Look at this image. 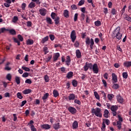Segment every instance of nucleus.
Returning a JSON list of instances; mask_svg holds the SVG:
<instances>
[{
  "label": "nucleus",
  "mask_w": 131,
  "mask_h": 131,
  "mask_svg": "<svg viewBox=\"0 0 131 131\" xmlns=\"http://www.w3.org/2000/svg\"><path fill=\"white\" fill-rule=\"evenodd\" d=\"M113 34H114V36L116 37L117 39H121L122 34L120 33V27H117L113 32Z\"/></svg>",
  "instance_id": "1"
},
{
  "label": "nucleus",
  "mask_w": 131,
  "mask_h": 131,
  "mask_svg": "<svg viewBox=\"0 0 131 131\" xmlns=\"http://www.w3.org/2000/svg\"><path fill=\"white\" fill-rule=\"evenodd\" d=\"M92 113L95 114L97 117H102V113H101V108L97 107L96 109L93 108Z\"/></svg>",
  "instance_id": "2"
},
{
  "label": "nucleus",
  "mask_w": 131,
  "mask_h": 131,
  "mask_svg": "<svg viewBox=\"0 0 131 131\" xmlns=\"http://www.w3.org/2000/svg\"><path fill=\"white\" fill-rule=\"evenodd\" d=\"M85 42H86V46H90V45L91 50H93V47H94V45H95L94 39L93 38L90 39L89 37H87L86 38Z\"/></svg>",
  "instance_id": "3"
},
{
  "label": "nucleus",
  "mask_w": 131,
  "mask_h": 131,
  "mask_svg": "<svg viewBox=\"0 0 131 131\" xmlns=\"http://www.w3.org/2000/svg\"><path fill=\"white\" fill-rule=\"evenodd\" d=\"M89 68H90V69H92V68H93V64L91 63L86 62L85 66L83 67L84 71H88V70H89Z\"/></svg>",
  "instance_id": "4"
},
{
  "label": "nucleus",
  "mask_w": 131,
  "mask_h": 131,
  "mask_svg": "<svg viewBox=\"0 0 131 131\" xmlns=\"http://www.w3.org/2000/svg\"><path fill=\"white\" fill-rule=\"evenodd\" d=\"M71 38L73 42H74V41H75V39H76V33L75 32V30H73L71 32Z\"/></svg>",
  "instance_id": "5"
},
{
  "label": "nucleus",
  "mask_w": 131,
  "mask_h": 131,
  "mask_svg": "<svg viewBox=\"0 0 131 131\" xmlns=\"http://www.w3.org/2000/svg\"><path fill=\"white\" fill-rule=\"evenodd\" d=\"M92 69L94 73H95L96 74L98 73L99 69L98 68V64H97V63H95L93 65H92Z\"/></svg>",
  "instance_id": "6"
},
{
  "label": "nucleus",
  "mask_w": 131,
  "mask_h": 131,
  "mask_svg": "<svg viewBox=\"0 0 131 131\" xmlns=\"http://www.w3.org/2000/svg\"><path fill=\"white\" fill-rule=\"evenodd\" d=\"M68 110H69V112H70V113H71L72 114H75V113H76L77 112L76 108L72 106L69 107L68 108Z\"/></svg>",
  "instance_id": "7"
},
{
  "label": "nucleus",
  "mask_w": 131,
  "mask_h": 131,
  "mask_svg": "<svg viewBox=\"0 0 131 131\" xmlns=\"http://www.w3.org/2000/svg\"><path fill=\"white\" fill-rule=\"evenodd\" d=\"M112 76L113 83H116L117 82V76H116L115 73H112Z\"/></svg>",
  "instance_id": "8"
},
{
  "label": "nucleus",
  "mask_w": 131,
  "mask_h": 131,
  "mask_svg": "<svg viewBox=\"0 0 131 131\" xmlns=\"http://www.w3.org/2000/svg\"><path fill=\"white\" fill-rule=\"evenodd\" d=\"M117 100L120 104H122L124 102L123 98L120 95L117 96Z\"/></svg>",
  "instance_id": "9"
},
{
  "label": "nucleus",
  "mask_w": 131,
  "mask_h": 131,
  "mask_svg": "<svg viewBox=\"0 0 131 131\" xmlns=\"http://www.w3.org/2000/svg\"><path fill=\"white\" fill-rule=\"evenodd\" d=\"M39 12L41 16H46L47 14V10L45 9H40Z\"/></svg>",
  "instance_id": "10"
},
{
  "label": "nucleus",
  "mask_w": 131,
  "mask_h": 131,
  "mask_svg": "<svg viewBox=\"0 0 131 131\" xmlns=\"http://www.w3.org/2000/svg\"><path fill=\"white\" fill-rule=\"evenodd\" d=\"M41 127H42V128L43 129H50V128H51V125L48 124H45L41 125Z\"/></svg>",
  "instance_id": "11"
},
{
  "label": "nucleus",
  "mask_w": 131,
  "mask_h": 131,
  "mask_svg": "<svg viewBox=\"0 0 131 131\" xmlns=\"http://www.w3.org/2000/svg\"><path fill=\"white\" fill-rule=\"evenodd\" d=\"M32 123H34V122L33 120H31L30 121V124H31V125H30L31 130L36 131V128H35V127H34V125L32 124Z\"/></svg>",
  "instance_id": "12"
},
{
  "label": "nucleus",
  "mask_w": 131,
  "mask_h": 131,
  "mask_svg": "<svg viewBox=\"0 0 131 131\" xmlns=\"http://www.w3.org/2000/svg\"><path fill=\"white\" fill-rule=\"evenodd\" d=\"M73 129H76L78 127V122L77 121H74L72 124Z\"/></svg>",
  "instance_id": "13"
},
{
  "label": "nucleus",
  "mask_w": 131,
  "mask_h": 131,
  "mask_svg": "<svg viewBox=\"0 0 131 131\" xmlns=\"http://www.w3.org/2000/svg\"><path fill=\"white\" fill-rule=\"evenodd\" d=\"M76 56L78 59L81 58V52L79 50H76Z\"/></svg>",
  "instance_id": "14"
},
{
  "label": "nucleus",
  "mask_w": 131,
  "mask_h": 131,
  "mask_svg": "<svg viewBox=\"0 0 131 131\" xmlns=\"http://www.w3.org/2000/svg\"><path fill=\"white\" fill-rule=\"evenodd\" d=\"M60 57V54L59 53H55L53 56V61L55 62V61H57L58 60V58Z\"/></svg>",
  "instance_id": "15"
},
{
  "label": "nucleus",
  "mask_w": 131,
  "mask_h": 131,
  "mask_svg": "<svg viewBox=\"0 0 131 131\" xmlns=\"http://www.w3.org/2000/svg\"><path fill=\"white\" fill-rule=\"evenodd\" d=\"M75 95H74L73 93L70 94L69 96V100H70V101L75 100Z\"/></svg>",
  "instance_id": "16"
},
{
  "label": "nucleus",
  "mask_w": 131,
  "mask_h": 131,
  "mask_svg": "<svg viewBox=\"0 0 131 131\" xmlns=\"http://www.w3.org/2000/svg\"><path fill=\"white\" fill-rule=\"evenodd\" d=\"M63 16L66 18L69 17V11L68 10H64L63 11Z\"/></svg>",
  "instance_id": "17"
},
{
  "label": "nucleus",
  "mask_w": 131,
  "mask_h": 131,
  "mask_svg": "<svg viewBox=\"0 0 131 131\" xmlns=\"http://www.w3.org/2000/svg\"><path fill=\"white\" fill-rule=\"evenodd\" d=\"M32 91L30 89H26L23 91V94L24 95H28V94H30L31 93Z\"/></svg>",
  "instance_id": "18"
},
{
  "label": "nucleus",
  "mask_w": 131,
  "mask_h": 131,
  "mask_svg": "<svg viewBox=\"0 0 131 131\" xmlns=\"http://www.w3.org/2000/svg\"><path fill=\"white\" fill-rule=\"evenodd\" d=\"M118 109V106L117 105H112L111 107V111L114 112V111H117V110Z\"/></svg>",
  "instance_id": "19"
},
{
  "label": "nucleus",
  "mask_w": 131,
  "mask_h": 131,
  "mask_svg": "<svg viewBox=\"0 0 131 131\" xmlns=\"http://www.w3.org/2000/svg\"><path fill=\"white\" fill-rule=\"evenodd\" d=\"M28 8L29 9L35 8V3H34V2H31L28 5Z\"/></svg>",
  "instance_id": "20"
},
{
  "label": "nucleus",
  "mask_w": 131,
  "mask_h": 131,
  "mask_svg": "<svg viewBox=\"0 0 131 131\" xmlns=\"http://www.w3.org/2000/svg\"><path fill=\"white\" fill-rule=\"evenodd\" d=\"M53 128H54V129H59V128H60V123H55L53 125Z\"/></svg>",
  "instance_id": "21"
},
{
  "label": "nucleus",
  "mask_w": 131,
  "mask_h": 131,
  "mask_svg": "<svg viewBox=\"0 0 131 131\" xmlns=\"http://www.w3.org/2000/svg\"><path fill=\"white\" fill-rule=\"evenodd\" d=\"M73 76V72H69V73H68L67 75V78H68L69 79H70V78H71V77H72Z\"/></svg>",
  "instance_id": "22"
},
{
  "label": "nucleus",
  "mask_w": 131,
  "mask_h": 131,
  "mask_svg": "<svg viewBox=\"0 0 131 131\" xmlns=\"http://www.w3.org/2000/svg\"><path fill=\"white\" fill-rule=\"evenodd\" d=\"M124 66L125 67H130L131 61H126V62H124Z\"/></svg>",
  "instance_id": "23"
},
{
  "label": "nucleus",
  "mask_w": 131,
  "mask_h": 131,
  "mask_svg": "<svg viewBox=\"0 0 131 131\" xmlns=\"http://www.w3.org/2000/svg\"><path fill=\"white\" fill-rule=\"evenodd\" d=\"M71 60L70 59V56H67V60L66 61V63L68 66H69V64H70Z\"/></svg>",
  "instance_id": "24"
},
{
  "label": "nucleus",
  "mask_w": 131,
  "mask_h": 131,
  "mask_svg": "<svg viewBox=\"0 0 131 131\" xmlns=\"http://www.w3.org/2000/svg\"><path fill=\"white\" fill-rule=\"evenodd\" d=\"M108 114H109V111L107 110H105L104 111L103 116L105 118H108Z\"/></svg>",
  "instance_id": "25"
},
{
  "label": "nucleus",
  "mask_w": 131,
  "mask_h": 131,
  "mask_svg": "<svg viewBox=\"0 0 131 131\" xmlns=\"http://www.w3.org/2000/svg\"><path fill=\"white\" fill-rule=\"evenodd\" d=\"M34 41L32 39H28L27 40V45H29V46H30L31 45H33V43H34Z\"/></svg>",
  "instance_id": "26"
},
{
  "label": "nucleus",
  "mask_w": 131,
  "mask_h": 131,
  "mask_svg": "<svg viewBox=\"0 0 131 131\" xmlns=\"http://www.w3.org/2000/svg\"><path fill=\"white\" fill-rule=\"evenodd\" d=\"M53 94L54 97H55V98H57V97L59 96V92H58L57 90H55L53 92Z\"/></svg>",
  "instance_id": "27"
},
{
  "label": "nucleus",
  "mask_w": 131,
  "mask_h": 131,
  "mask_svg": "<svg viewBox=\"0 0 131 131\" xmlns=\"http://www.w3.org/2000/svg\"><path fill=\"white\" fill-rule=\"evenodd\" d=\"M54 21L55 24H59V23H60V17H59V16H56L54 19Z\"/></svg>",
  "instance_id": "28"
},
{
  "label": "nucleus",
  "mask_w": 131,
  "mask_h": 131,
  "mask_svg": "<svg viewBox=\"0 0 131 131\" xmlns=\"http://www.w3.org/2000/svg\"><path fill=\"white\" fill-rule=\"evenodd\" d=\"M94 94L96 99H97V100H100V96L99 95V94L98 93V92L95 91L94 92Z\"/></svg>",
  "instance_id": "29"
},
{
  "label": "nucleus",
  "mask_w": 131,
  "mask_h": 131,
  "mask_svg": "<svg viewBox=\"0 0 131 131\" xmlns=\"http://www.w3.org/2000/svg\"><path fill=\"white\" fill-rule=\"evenodd\" d=\"M48 40H49V37L47 36L44 37V38L42 39L41 42L42 43H45V42H46V41H48Z\"/></svg>",
  "instance_id": "30"
},
{
  "label": "nucleus",
  "mask_w": 131,
  "mask_h": 131,
  "mask_svg": "<svg viewBox=\"0 0 131 131\" xmlns=\"http://www.w3.org/2000/svg\"><path fill=\"white\" fill-rule=\"evenodd\" d=\"M9 32L10 33V34H12V35H16V31L14 29H10L9 30Z\"/></svg>",
  "instance_id": "31"
},
{
  "label": "nucleus",
  "mask_w": 131,
  "mask_h": 131,
  "mask_svg": "<svg viewBox=\"0 0 131 131\" xmlns=\"http://www.w3.org/2000/svg\"><path fill=\"white\" fill-rule=\"evenodd\" d=\"M13 39L14 42H16V43H17L18 46H20V41H19V40H18L17 38L13 37Z\"/></svg>",
  "instance_id": "32"
},
{
  "label": "nucleus",
  "mask_w": 131,
  "mask_h": 131,
  "mask_svg": "<svg viewBox=\"0 0 131 131\" xmlns=\"http://www.w3.org/2000/svg\"><path fill=\"white\" fill-rule=\"evenodd\" d=\"M107 98L110 101H111V100L113 99V98H114V95L113 94H108L107 95Z\"/></svg>",
  "instance_id": "33"
},
{
  "label": "nucleus",
  "mask_w": 131,
  "mask_h": 131,
  "mask_svg": "<svg viewBox=\"0 0 131 131\" xmlns=\"http://www.w3.org/2000/svg\"><path fill=\"white\" fill-rule=\"evenodd\" d=\"M49 93H46L45 94H44L42 98V100H43V101H45V100H47V99H48V97H49Z\"/></svg>",
  "instance_id": "34"
},
{
  "label": "nucleus",
  "mask_w": 131,
  "mask_h": 131,
  "mask_svg": "<svg viewBox=\"0 0 131 131\" xmlns=\"http://www.w3.org/2000/svg\"><path fill=\"white\" fill-rule=\"evenodd\" d=\"M44 79L46 82H49V81H50V78H49V76H48V75H46L44 76Z\"/></svg>",
  "instance_id": "35"
},
{
  "label": "nucleus",
  "mask_w": 131,
  "mask_h": 131,
  "mask_svg": "<svg viewBox=\"0 0 131 131\" xmlns=\"http://www.w3.org/2000/svg\"><path fill=\"white\" fill-rule=\"evenodd\" d=\"M15 82H16L17 84H20V77H15Z\"/></svg>",
  "instance_id": "36"
},
{
  "label": "nucleus",
  "mask_w": 131,
  "mask_h": 131,
  "mask_svg": "<svg viewBox=\"0 0 131 131\" xmlns=\"http://www.w3.org/2000/svg\"><path fill=\"white\" fill-rule=\"evenodd\" d=\"M117 126L118 129H121V122L117 121Z\"/></svg>",
  "instance_id": "37"
},
{
  "label": "nucleus",
  "mask_w": 131,
  "mask_h": 131,
  "mask_svg": "<svg viewBox=\"0 0 131 131\" xmlns=\"http://www.w3.org/2000/svg\"><path fill=\"white\" fill-rule=\"evenodd\" d=\"M95 25H96L98 27H99V26H101V21L100 20H97L95 21Z\"/></svg>",
  "instance_id": "38"
},
{
  "label": "nucleus",
  "mask_w": 131,
  "mask_h": 131,
  "mask_svg": "<svg viewBox=\"0 0 131 131\" xmlns=\"http://www.w3.org/2000/svg\"><path fill=\"white\" fill-rule=\"evenodd\" d=\"M43 52H45V55H47L48 53H49V49H48V47H45L43 48Z\"/></svg>",
  "instance_id": "39"
},
{
  "label": "nucleus",
  "mask_w": 131,
  "mask_h": 131,
  "mask_svg": "<svg viewBox=\"0 0 131 131\" xmlns=\"http://www.w3.org/2000/svg\"><path fill=\"white\" fill-rule=\"evenodd\" d=\"M46 21L48 24H52V19L50 17H47Z\"/></svg>",
  "instance_id": "40"
},
{
  "label": "nucleus",
  "mask_w": 131,
  "mask_h": 131,
  "mask_svg": "<svg viewBox=\"0 0 131 131\" xmlns=\"http://www.w3.org/2000/svg\"><path fill=\"white\" fill-rule=\"evenodd\" d=\"M122 76L123 78H125V79H126V78H127L128 75H127V72H123L122 73Z\"/></svg>",
  "instance_id": "41"
},
{
  "label": "nucleus",
  "mask_w": 131,
  "mask_h": 131,
  "mask_svg": "<svg viewBox=\"0 0 131 131\" xmlns=\"http://www.w3.org/2000/svg\"><path fill=\"white\" fill-rule=\"evenodd\" d=\"M6 78L8 80L11 81V79H12V75H11V74H8L6 76Z\"/></svg>",
  "instance_id": "42"
},
{
  "label": "nucleus",
  "mask_w": 131,
  "mask_h": 131,
  "mask_svg": "<svg viewBox=\"0 0 131 131\" xmlns=\"http://www.w3.org/2000/svg\"><path fill=\"white\" fill-rule=\"evenodd\" d=\"M73 86H77V84H78V82H77V81L75 80H74L72 81V82Z\"/></svg>",
  "instance_id": "43"
},
{
  "label": "nucleus",
  "mask_w": 131,
  "mask_h": 131,
  "mask_svg": "<svg viewBox=\"0 0 131 131\" xmlns=\"http://www.w3.org/2000/svg\"><path fill=\"white\" fill-rule=\"evenodd\" d=\"M17 97L18 99H23V96H22V94L20 92L17 93Z\"/></svg>",
  "instance_id": "44"
},
{
  "label": "nucleus",
  "mask_w": 131,
  "mask_h": 131,
  "mask_svg": "<svg viewBox=\"0 0 131 131\" xmlns=\"http://www.w3.org/2000/svg\"><path fill=\"white\" fill-rule=\"evenodd\" d=\"M25 83H28L29 84H31L32 83V81L30 79H27L25 81Z\"/></svg>",
  "instance_id": "45"
},
{
  "label": "nucleus",
  "mask_w": 131,
  "mask_h": 131,
  "mask_svg": "<svg viewBox=\"0 0 131 131\" xmlns=\"http://www.w3.org/2000/svg\"><path fill=\"white\" fill-rule=\"evenodd\" d=\"M21 68L22 69H23V70H25V71H27V72L30 71V69H29V68H27L26 67H22Z\"/></svg>",
  "instance_id": "46"
},
{
  "label": "nucleus",
  "mask_w": 131,
  "mask_h": 131,
  "mask_svg": "<svg viewBox=\"0 0 131 131\" xmlns=\"http://www.w3.org/2000/svg\"><path fill=\"white\" fill-rule=\"evenodd\" d=\"M106 127V125L105 124V122H103L102 123V126L101 127V130L102 131H105V128Z\"/></svg>",
  "instance_id": "47"
},
{
  "label": "nucleus",
  "mask_w": 131,
  "mask_h": 131,
  "mask_svg": "<svg viewBox=\"0 0 131 131\" xmlns=\"http://www.w3.org/2000/svg\"><path fill=\"white\" fill-rule=\"evenodd\" d=\"M51 18L53 19H55V18H56V17H57V15H56V13H54V12H52L51 13Z\"/></svg>",
  "instance_id": "48"
},
{
  "label": "nucleus",
  "mask_w": 131,
  "mask_h": 131,
  "mask_svg": "<svg viewBox=\"0 0 131 131\" xmlns=\"http://www.w3.org/2000/svg\"><path fill=\"white\" fill-rule=\"evenodd\" d=\"M17 21H18V17L14 16L13 18L12 19V22H13V23H16V22H17Z\"/></svg>",
  "instance_id": "49"
},
{
  "label": "nucleus",
  "mask_w": 131,
  "mask_h": 131,
  "mask_svg": "<svg viewBox=\"0 0 131 131\" xmlns=\"http://www.w3.org/2000/svg\"><path fill=\"white\" fill-rule=\"evenodd\" d=\"M17 37L19 40H20V41H23V40H24L23 37L20 34L18 35Z\"/></svg>",
  "instance_id": "50"
},
{
  "label": "nucleus",
  "mask_w": 131,
  "mask_h": 131,
  "mask_svg": "<svg viewBox=\"0 0 131 131\" xmlns=\"http://www.w3.org/2000/svg\"><path fill=\"white\" fill-rule=\"evenodd\" d=\"M119 88V85L118 84H115L113 85V89H114L115 90H117Z\"/></svg>",
  "instance_id": "51"
},
{
  "label": "nucleus",
  "mask_w": 131,
  "mask_h": 131,
  "mask_svg": "<svg viewBox=\"0 0 131 131\" xmlns=\"http://www.w3.org/2000/svg\"><path fill=\"white\" fill-rule=\"evenodd\" d=\"M74 103H75L76 104H78V105H80V104H81V102L78 99H75Z\"/></svg>",
  "instance_id": "52"
},
{
  "label": "nucleus",
  "mask_w": 131,
  "mask_h": 131,
  "mask_svg": "<svg viewBox=\"0 0 131 131\" xmlns=\"http://www.w3.org/2000/svg\"><path fill=\"white\" fill-rule=\"evenodd\" d=\"M82 5H84V0H81L78 4V6H82Z\"/></svg>",
  "instance_id": "53"
},
{
  "label": "nucleus",
  "mask_w": 131,
  "mask_h": 131,
  "mask_svg": "<svg viewBox=\"0 0 131 131\" xmlns=\"http://www.w3.org/2000/svg\"><path fill=\"white\" fill-rule=\"evenodd\" d=\"M21 8L23 11H24V10H25V8H26V4H25V3H23V4H21Z\"/></svg>",
  "instance_id": "54"
},
{
  "label": "nucleus",
  "mask_w": 131,
  "mask_h": 131,
  "mask_svg": "<svg viewBox=\"0 0 131 131\" xmlns=\"http://www.w3.org/2000/svg\"><path fill=\"white\" fill-rule=\"evenodd\" d=\"M77 17H78V14L75 13L74 17V21L76 22L77 21Z\"/></svg>",
  "instance_id": "55"
},
{
  "label": "nucleus",
  "mask_w": 131,
  "mask_h": 131,
  "mask_svg": "<svg viewBox=\"0 0 131 131\" xmlns=\"http://www.w3.org/2000/svg\"><path fill=\"white\" fill-rule=\"evenodd\" d=\"M32 25V23H31V21H28V22H27V26H28V27H31Z\"/></svg>",
  "instance_id": "56"
},
{
  "label": "nucleus",
  "mask_w": 131,
  "mask_h": 131,
  "mask_svg": "<svg viewBox=\"0 0 131 131\" xmlns=\"http://www.w3.org/2000/svg\"><path fill=\"white\" fill-rule=\"evenodd\" d=\"M29 76V74L27 72L24 73L22 75L23 77H28Z\"/></svg>",
  "instance_id": "57"
},
{
  "label": "nucleus",
  "mask_w": 131,
  "mask_h": 131,
  "mask_svg": "<svg viewBox=\"0 0 131 131\" xmlns=\"http://www.w3.org/2000/svg\"><path fill=\"white\" fill-rule=\"evenodd\" d=\"M118 118L119 119V121L120 122H122V121H123V119H122V118L120 116V115H118Z\"/></svg>",
  "instance_id": "58"
},
{
  "label": "nucleus",
  "mask_w": 131,
  "mask_h": 131,
  "mask_svg": "<svg viewBox=\"0 0 131 131\" xmlns=\"http://www.w3.org/2000/svg\"><path fill=\"white\" fill-rule=\"evenodd\" d=\"M49 37H50L51 40H54V39H55V36H54L52 34L49 35Z\"/></svg>",
  "instance_id": "59"
},
{
  "label": "nucleus",
  "mask_w": 131,
  "mask_h": 131,
  "mask_svg": "<svg viewBox=\"0 0 131 131\" xmlns=\"http://www.w3.org/2000/svg\"><path fill=\"white\" fill-rule=\"evenodd\" d=\"M26 103H27V101H26V100L22 101L21 104L20 105V107H23V106H24V105H25Z\"/></svg>",
  "instance_id": "60"
},
{
  "label": "nucleus",
  "mask_w": 131,
  "mask_h": 131,
  "mask_svg": "<svg viewBox=\"0 0 131 131\" xmlns=\"http://www.w3.org/2000/svg\"><path fill=\"white\" fill-rule=\"evenodd\" d=\"M108 73H105L104 75H103V77L104 78H105V79H108Z\"/></svg>",
  "instance_id": "61"
},
{
  "label": "nucleus",
  "mask_w": 131,
  "mask_h": 131,
  "mask_svg": "<svg viewBox=\"0 0 131 131\" xmlns=\"http://www.w3.org/2000/svg\"><path fill=\"white\" fill-rule=\"evenodd\" d=\"M125 19L127 20V21H129V22H131V18L130 17L127 16L125 17Z\"/></svg>",
  "instance_id": "62"
},
{
  "label": "nucleus",
  "mask_w": 131,
  "mask_h": 131,
  "mask_svg": "<svg viewBox=\"0 0 131 131\" xmlns=\"http://www.w3.org/2000/svg\"><path fill=\"white\" fill-rule=\"evenodd\" d=\"M72 10H76L77 9V6L75 5H72Z\"/></svg>",
  "instance_id": "63"
},
{
  "label": "nucleus",
  "mask_w": 131,
  "mask_h": 131,
  "mask_svg": "<svg viewBox=\"0 0 131 131\" xmlns=\"http://www.w3.org/2000/svg\"><path fill=\"white\" fill-rule=\"evenodd\" d=\"M51 59H52V55L48 56V58H46L47 62H49V61H50V60H51Z\"/></svg>",
  "instance_id": "64"
}]
</instances>
